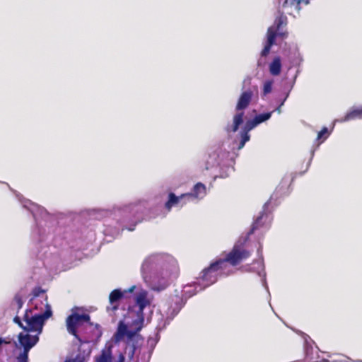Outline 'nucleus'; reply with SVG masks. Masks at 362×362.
Segmentation results:
<instances>
[{"label": "nucleus", "mask_w": 362, "mask_h": 362, "mask_svg": "<svg viewBox=\"0 0 362 362\" xmlns=\"http://www.w3.org/2000/svg\"><path fill=\"white\" fill-rule=\"evenodd\" d=\"M221 263L223 261L216 259L209 267L202 269L197 278V283L204 288H206L215 284L218 281V276H228L234 273L233 270L226 271Z\"/></svg>", "instance_id": "obj_1"}, {"label": "nucleus", "mask_w": 362, "mask_h": 362, "mask_svg": "<svg viewBox=\"0 0 362 362\" xmlns=\"http://www.w3.org/2000/svg\"><path fill=\"white\" fill-rule=\"evenodd\" d=\"M253 97V91L250 89L243 91L237 102L235 110L238 112L233 118V124L227 125L226 131L228 133L236 132L240 126L244 122V112L243 110L246 109L252 101Z\"/></svg>", "instance_id": "obj_2"}, {"label": "nucleus", "mask_w": 362, "mask_h": 362, "mask_svg": "<svg viewBox=\"0 0 362 362\" xmlns=\"http://www.w3.org/2000/svg\"><path fill=\"white\" fill-rule=\"evenodd\" d=\"M46 310L43 313L33 315L31 309H27L23 316V320L25 322L24 330L30 332H41L45 321L52 315L51 306L46 302Z\"/></svg>", "instance_id": "obj_3"}, {"label": "nucleus", "mask_w": 362, "mask_h": 362, "mask_svg": "<svg viewBox=\"0 0 362 362\" xmlns=\"http://www.w3.org/2000/svg\"><path fill=\"white\" fill-rule=\"evenodd\" d=\"M250 255V251L247 250L240 245L235 244L224 258H220L218 259L219 261H223L221 264L223 265L226 271H228L232 270L228 268V264L233 267L238 266L243 261L248 259Z\"/></svg>", "instance_id": "obj_4"}, {"label": "nucleus", "mask_w": 362, "mask_h": 362, "mask_svg": "<svg viewBox=\"0 0 362 362\" xmlns=\"http://www.w3.org/2000/svg\"><path fill=\"white\" fill-rule=\"evenodd\" d=\"M90 317L88 314H78L73 313L69 315L66 320V325L67 331L69 334L74 336L76 339L80 340V338L77 333V328L80 326L82 322H90Z\"/></svg>", "instance_id": "obj_5"}, {"label": "nucleus", "mask_w": 362, "mask_h": 362, "mask_svg": "<svg viewBox=\"0 0 362 362\" xmlns=\"http://www.w3.org/2000/svg\"><path fill=\"white\" fill-rule=\"evenodd\" d=\"M135 302L139 307V310L137 311L138 320H136L134 323L138 325L137 330H141L144 322V310L146 306L150 305L147 291H141L137 293L135 297Z\"/></svg>", "instance_id": "obj_6"}, {"label": "nucleus", "mask_w": 362, "mask_h": 362, "mask_svg": "<svg viewBox=\"0 0 362 362\" xmlns=\"http://www.w3.org/2000/svg\"><path fill=\"white\" fill-rule=\"evenodd\" d=\"M191 194H182L180 196H176L173 192L168 194V199L165 204V208L170 211L173 206L182 207L186 205L189 200Z\"/></svg>", "instance_id": "obj_7"}, {"label": "nucleus", "mask_w": 362, "mask_h": 362, "mask_svg": "<svg viewBox=\"0 0 362 362\" xmlns=\"http://www.w3.org/2000/svg\"><path fill=\"white\" fill-rule=\"evenodd\" d=\"M304 0H279V11L281 13L292 14L293 10L299 11L300 4Z\"/></svg>", "instance_id": "obj_8"}, {"label": "nucleus", "mask_w": 362, "mask_h": 362, "mask_svg": "<svg viewBox=\"0 0 362 362\" xmlns=\"http://www.w3.org/2000/svg\"><path fill=\"white\" fill-rule=\"evenodd\" d=\"M277 35L284 37L286 36V34L280 32L279 34H277L276 30L273 29V27H270L268 28L267 33V40L266 45H264V47L261 52L262 57H265L269 54L271 47H272V45L275 44V40Z\"/></svg>", "instance_id": "obj_9"}, {"label": "nucleus", "mask_w": 362, "mask_h": 362, "mask_svg": "<svg viewBox=\"0 0 362 362\" xmlns=\"http://www.w3.org/2000/svg\"><path fill=\"white\" fill-rule=\"evenodd\" d=\"M168 313L173 315H176L182 308L185 304V301L184 300L182 296L179 295H175L170 296L169 300H168Z\"/></svg>", "instance_id": "obj_10"}, {"label": "nucleus", "mask_w": 362, "mask_h": 362, "mask_svg": "<svg viewBox=\"0 0 362 362\" xmlns=\"http://www.w3.org/2000/svg\"><path fill=\"white\" fill-rule=\"evenodd\" d=\"M18 341L21 346L23 348V351L29 352L30 350L38 342L39 337L37 335L20 333L18 334Z\"/></svg>", "instance_id": "obj_11"}, {"label": "nucleus", "mask_w": 362, "mask_h": 362, "mask_svg": "<svg viewBox=\"0 0 362 362\" xmlns=\"http://www.w3.org/2000/svg\"><path fill=\"white\" fill-rule=\"evenodd\" d=\"M125 293H127V291H122L119 289H115L110 293L109 301L112 305L113 310L118 309L119 300L122 299Z\"/></svg>", "instance_id": "obj_12"}, {"label": "nucleus", "mask_w": 362, "mask_h": 362, "mask_svg": "<svg viewBox=\"0 0 362 362\" xmlns=\"http://www.w3.org/2000/svg\"><path fill=\"white\" fill-rule=\"evenodd\" d=\"M281 71V61L280 57H276L269 64V72L272 76H279Z\"/></svg>", "instance_id": "obj_13"}, {"label": "nucleus", "mask_w": 362, "mask_h": 362, "mask_svg": "<svg viewBox=\"0 0 362 362\" xmlns=\"http://www.w3.org/2000/svg\"><path fill=\"white\" fill-rule=\"evenodd\" d=\"M190 194L189 199L204 197L206 194L205 185L201 182L197 183L193 187L192 192Z\"/></svg>", "instance_id": "obj_14"}, {"label": "nucleus", "mask_w": 362, "mask_h": 362, "mask_svg": "<svg viewBox=\"0 0 362 362\" xmlns=\"http://www.w3.org/2000/svg\"><path fill=\"white\" fill-rule=\"evenodd\" d=\"M356 119H362V107L351 110L346 114L343 121H349Z\"/></svg>", "instance_id": "obj_15"}, {"label": "nucleus", "mask_w": 362, "mask_h": 362, "mask_svg": "<svg viewBox=\"0 0 362 362\" xmlns=\"http://www.w3.org/2000/svg\"><path fill=\"white\" fill-rule=\"evenodd\" d=\"M267 218L268 216L262 211L252 223L249 234H252L256 230L262 227L264 224V221H263V220L267 219Z\"/></svg>", "instance_id": "obj_16"}, {"label": "nucleus", "mask_w": 362, "mask_h": 362, "mask_svg": "<svg viewBox=\"0 0 362 362\" xmlns=\"http://www.w3.org/2000/svg\"><path fill=\"white\" fill-rule=\"evenodd\" d=\"M127 331V325L124 323H123L122 322H120L119 323L117 330L116 333L115 334V340L119 341L122 339H123V337L126 335Z\"/></svg>", "instance_id": "obj_17"}, {"label": "nucleus", "mask_w": 362, "mask_h": 362, "mask_svg": "<svg viewBox=\"0 0 362 362\" xmlns=\"http://www.w3.org/2000/svg\"><path fill=\"white\" fill-rule=\"evenodd\" d=\"M64 362H86V358L83 354L78 352L76 355L67 356Z\"/></svg>", "instance_id": "obj_18"}, {"label": "nucleus", "mask_w": 362, "mask_h": 362, "mask_svg": "<svg viewBox=\"0 0 362 362\" xmlns=\"http://www.w3.org/2000/svg\"><path fill=\"white\" fill-rule=\"evenodd\" d=\"M136 351V346L134 343H130L129 341H127V346L125 348V354L127 355V357L129 361H132L134 358V356Z\"/></svg>", "instance_id": "obj_19"}, {"label": "nucleus", "mask_w": 362, "mask_h": 362, "mask_svg": "<svg viewBox=\"0 0 362 362\" xmlns=\"http://www.w3.org/2000/svg\"><path fill=\"white\" fill-rule=\"evenodd\" d=\"M112 357L111 351H103L101 354L95 358V362H112Z\"/></svg>", "instance_id": "obj_20"}, {"label": "nucleus", "mask_w": 362, "mask_h": 362, "mask_svg": "<svg viewBox=\"0 0 362 362\" xmlns=\"http://www.w3.org/2000/svg\"><path fill=\"white\" fill-rule=\"evenodd\" d=\"M284 13H281V15L279 17H277L275 20L274 24L276 25V28L273 29L276 30V32L279 31L281 27V25H286L287 23V18L285 16L283 15ZM279 34V33H276Z\"/></svg>", "instance_id": "obj_21"}, {"label": "nucleus", "mask_w": 362, "mask_h": 362, "mask_svg": "<svg viewBox=\"0 0 362 362\" xmlns=\"http://www.w3.org/2000/svg\"><path fill=\"white\" fill-rule=\"evenodd\" d=\"M240 136L241 140L238 144V149H241L244 147L245 143L248 141L250 139V136L249 134V132H245L243 130H241L240 132Z\"/></svg>", "instance_id": "obj_22"}, {"label": "nucleus", "mask_w": 362, "mask_h": 362, "mask_svg": "<svg viewBox=\"0 0 362 362\" xmlns=\"http://www.w3.org/2000/svg\"><path fill=\"white\" fill-rule=\"evenodd\" d=\"M272 115V112L259 114L255 117V119L256 120L257 123L259 124L263 122L268 120L271 117Z\"/></svg>", "instance_id": "obj_23"}, {"label": "nucleus", "mask_w": 362, "mask_h": 362, "mask_svg": "<svg viewBox=\"0 0 362 362\" xmlns=\"http://www.w3.org/2000/svg\"><path fill=\"white\" fill-rule=\"evenodd\" d=\"M258 124L257 123L255 118L253 119L247 120L243 127L242 130L250 132L252 129H253Z\"/></svg>", "instance_id": "obj_24"}, {"label": "nucleus", "mask_w": 362, "mask_h": 362, "mask_svg": "<svg viewBox=\"0 0 362 362\" xmlns=\"http://www.w3.org/2000/svg\"><path fill=\"white\" fill-rule=\"evenodd\" d=\"M272 85H273V81L272 80H268L266 81L264 83L263 86V94L264 95L270 93L272 90Z\"/></svg>", "instance_id": "obj_25"}, {"label": "nucleus", "mask_w": 362, "mask_h": 362, "mask_svg": "<svg viewBox=\"0 0 362 362\" xmlns=\"http://www.w3.org/2000/svg\"><path fill=\"white\" fill-rule=\"evenodd\" d=\"M13 300L17 305V312H18L22 308L23 305L22 297L19 294H16Z\"/></svg>", "instance_id": "obj_26"}, {"label": "nucleus", "mask_w": 362, "mask_h": 362, "mask_svg": "<svg viewBox=\"0 0 362 362\" xmlns=\"http://www.w3.org/2000/svg\"><path fill=\"white\" fill-rule=\"evenodd\" d=\"M140 330H137V328L135 331H129L127 329L126 335L127 337V341H129L130 343H134L132 341L133 339L135 337L137 332H139Z\"/></svg>", "instance_id": "obj_27"}, {"label": "nucleus", "mask_w": 362, "mask_h": 362, "mask_svg": "<svg viewBox=\"0 0 362 362\" xmlns=\"http://www.w3.org/2000/svg\"><path fill=\"white\" fill-rule=\"evenodd\" d=\"M325 135H326V136H325V137L324 138V139H327V136H328V135H329L328 129H327V127H323V128H322V129L318 132L317 139L318 140H320V139H322V137H323Z\"/></svg>", "instance_id": "obj_28"}, {"label": "nucleus", "mask_w": 362, "mask_h": 362, "mask_svg": "<svg viewBox=\"0 0 362 362\" xmlns=\"http://www.w3.org/2000/svg\"><path fill=\"white\" fill-rule=\"evenodd\" d=\"M28 351H23L18 357V362H28Z\"/></svg>", "instance_id": "obj_29"}, {"label": "nucleus", "mask_w": 362, "mask_h": 362, "mask_svg": "<svg viewBox=\"0 0 362 362\" xmlns=\"http://www.w3.org/2000/svg\"><path fill=\"white\" fill-rule=\"evenodd\" d=\"M45 291L41 288L40 287H35L33 290V297L36 298L40 296V294H44Z\"/></svg>", "instance_id": "obj_30"}, {"label": "nucleus", "mask_w": 362, "mask_h": 362, "mask_svg": "<svg viewBox=\"0 0 362 362\" xmlns=\"http://www.w3.org/2000/svg\"><path fill=\"white\" fill-rule=\"evenodd\" d=\"M13 322L17 324L21 328H22L24 330L25 326L21 322V318L18 316H16L13 318Z\"/></svg>", "instance_id": "obj_31"}, {"label": "nucleus", "mask_w": 362, "mask_h": 362, "mask_svg": "<svg viewBox=\"0 0 362 362\" xmlns=\"http://www.w3.org/2000/svg\"><path fill=\"white\" fill-rule=\"evenodd\" d=\"M125 357L123 354H119L117 362H124Z\"/></svg>", "instance_id": "obj_32"}, {"label": "nucleus", "mask_w": 362, "mask_h": 362, "mask_svg": "<svg viewBox=\"0 0 362 362\" xmlns=\"http://www.w3.org/2000/svg\"><path fill=\"white\" fill-rule=\"evenodd\" d=\"M3 344H10L9 341L6 340L5 339L0 338V346Z\"/></svg>", "instance_id": "obj_33"}, {"label": "nucleus", "mask_w": 362, "mask_h": 362, "mask_svg": "<svg viewBox=\"0 0 362 362\" xmlns=\"http://www.w3.org/2000/svg\"><path fill=\"white\" fill-rule=\"evenodd\" d=\"M284 105V101L281 103V105L276 109V111H277L279 113L281 112V107Z\"/></svg>", "instance_id": "obj_34"}, {"label": "nucleus", "mask_w": 362, "mask_h": 362, "mask_svg": "<svg viewBox=\"0 0 362 362\" xmlns=\"http://www.w3.org/2000/svg\"><path fill=\"white\" fill-rule=\"evenodd\" d=\"M134 286H132V288H130L129 289V291H129V292H132V291L134 290Z\"/></svg>", "instance_id": "obj_35"}, {"label": "nucleus", "mask_w": 362, "mask_h": 362, "mask_svg": "<svg viewBox=\"0 0 362 362\" xmlns=\"http://www.w3.org/2000/svg\"><path fill=\"white\" fill-rule=\"evenodd\" d=\"M45 299L47 301V296H45Z\"/></svg>", "instance_id": "obj_36"}]
</instances>
